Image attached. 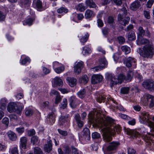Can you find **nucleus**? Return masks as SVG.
Wrapping results in <instances>:
<instances>
[{
  "mask_svg": "<svg viewBox=\"0 0 154 154\" xmlns=\"http://www.w3.org/2000/svg\"><path fill=\"white\" fill-rule=\"evenodd\" d=\"M130 88L129 87H124L121 89V92L123 94H127L128 93Z\"/></svg>",
  "mask_w": 154,
  "mask_h": 154,
  "instance_id": "obj_48",
  "label": "nucleus"
},
{
  "mask_svg": "<svg viewBox=\"0 0 154 154\" xmlns=\"http://www.w3.org/2000/svg\"><path fill=\"white\" fill-rule=\"evenodd\" d=\"M83 62L81 61L75 63L74 66V72L77 74H79L81 72V68L83 67Z\"/></svg>",
  "mask_w": 154,
  "mask_h": 154,
  "instance_id": "obj_11",
  "label": "nucleus"
},
{
  "mask_svg": "<svg viewBox=\"0 0 154 154\" xmlns=\"http://www.w3.org/2000/svg\"><path fill=\"white\" fill-rule=\"evenodd\" d=\"M28 138L26 137H22L20 139V144L21 147L23 149L26 148Z\"/></svg>",
  "mask_w": 154,
  "mask_h": 154,
  "instance_id": "obj_18",
  "label": "nucleus"
},
{
  "mask_svg": "<svg viewBox=\"0 0 154 154\" xmlns=\"http://www.w3.org/2000/svg\"><path fill=\"white\" fill-rule=\"evenodd\" d=\"M136 151L133 148L129 147L128 149V154H135Z\"/></svg>",
  "mask_w": 154,
  "mask_h": 154,
  "instance_id": "obj_50",
  "label": "nucleus"
},
{
  "mask_svg": "<svg viewBox=\"0 0 154 154\" xmlns=\"http://www.w3.org/2000/svg\"><path fill=\"white\" fill-rule=\"evenodd\" d=\"M96 100L97 102L100 103L104 102L106 96L103 93L98 92L96 93Z\"/></svg>",
  "mask_w": 154,
  "mask_h": 154,
  "instance_id": "obj_15",
  "label": "nucleus"
},
{
  "mask_svg": "<svg viewBox=\"0 0 154 154\" xmlns=\"http://www.w3.org/2000/svg\"><path fill=\"white\" fill-rule=\"evenodd\" d=\"M72 154H79L78 149L74 146H72Z\"/></svg>",
  "mask_w": 154,
  "mask_h": 154,
  "instance_id": "obj_64",
  "label": "nucleus"
},
{
  "mask_svg": "<svg viewBox=\"0 0 154 154\" xmlns=\"http://www.w3.org/2000/svg\"><path fill=\"white\" fill-rule=\"evenodd\" d=\"M64 67L63 65H61L54 69L55 71L57 73L59 74L64 70Z\"/></svg>",
  "mask_w": 154,
  "mask_h": 154,
  "instance_id": "obj_38",
  "label": "nucleus"
},
{
  "mask_svg": "<svg viewBox=\"0 0 154 154\" xmlns=\"http://www.w3.org/2000/svg\"><path fill=\"white\" fill-rule=\"evenodd\" d=\"M7 135L8 138L10 140L14 141L17 138V136L15 133L11 131H9L7 133Z\"/></svg>",
  "mask_w": 154,
  "mask_h": 154,
  "instance_id": "obj_23",
  "label": "nucleus"
},
{
  "mask_svg": "<svg viewBox=\"0 0 154 154\" xmlns=\"http://www.w3.org/2000/svg\"><path fill=\"white\" fill-rule=\"evenodd\" d=\"M50 72V69L45 67H43V72L45 75L48 74Z\"/></svg>",
  "mask_w": 154,
  "mask_h": 154,
  "instance_id": "obj_61",
  "label": "nucleus"
},
{
  "mask_svg": "<svg viewBox=\"0 0 154 154\" xmlns=\"http://www.w3.org/2000/svg\"><path fill=\"white\" fill-rule=\"evenodd\" d=\"M102 32L104 35H106L109 32V29L107 28H104L102 29Z\"/></svg>",
  "mask_w": 154,
  "mask_h": 154,
  "instance_id": "obj_58",
  "label": "nucleus"
},
{
  "mask_svg": "<svg viewBox=\"0 0 154 154\" xmlns=\"http://www.w3.org/2000/svg\"><path fill=\"white\" fill-rule=\"evenodd\" d=\"M52 141L50 140H48L47 143L45 144L44 147V151L48 153H49L52 150Z\"/></svg>",
  "mask_w": 154,
  "mask_h": 154,
  "instance_id": "obj_12",
  "label": "nucleus"
},
{
  "mask_svg": "<svg viewBox=\"0 0 154 154\" xmlns=\"http://www.w3.org/2000/svg\"><path fill=\"white\" fill-rule=\"evenodd\" d=\"M16 131L18 133L22 134L24 131V127L18 128H16Z\"/></svg>",
  "mask_w": 154,
  "mask_h": 154,
  "instance_id": "obj_56",
  "label": "nucleus"
},
{
  "mask_svg": "<svg viewBox=\"0 0 154 154\" xmlns=\"http://www.w3.org/2000/svg\"><path fill=\"white\" fill-rule=\"evenodd\" d=\"M63 151L65 154H69L70 152V149L68 146H65L63 147Z\"/></svg>",
  "mask_w": 154,
  "mask_h": 154,
  "instance_id": "obj_49",
  "label": "nucleus"
},
{
  "mask_svg": "<svg viewBox=\"0 0 154 154\" xmlns=\"http://www.w3.org/2000/svg\"><path fill=\"white\" fill-rule=\"evenodd\" d=\"M107 22L109 24L113 23L114 22V18L111 16H109L108 17Z\"/></svg>",
  "mask_w": 154,
  "mask_h": 154,
  "instance_id": "obj_62",
  "label": "nucleus"
},
{
  "mask_svg": "<svg viewBox=\"0 0 154 154\" xmlns=\"http://www.w3.org/2000/svg\"><path fill=\"white\" fill-rule=\"evenodd\" d=\"M106 79L108 83L110 84V86L111 88L114 85L119 83V80L118 79L112 74H108L107 75Z\"/></svg>",
  "mask_w": 154,
  "mask_h": 154,
  "instance_id": "obj_8",
  "label": "nucleus"
},
{
  "mask_svg": "<svg viewBox=\"0 0 154 154\" xmlns=\"http://www.w3.org/2000/svg\"><path fill=\"white\" fill-rule=\"evenodd\" d=\"M66 80L71 87H73L76 84V79L74 78L68 77L66 78Z\"/></svg>",
  "mask_w": 154,
  "mask_h": 154,
  "instance_id": "obj_24",
  "label": "nucleus"
},
{
  "mask_svg": "<svg viewBox=\"0 0 154 154\" xmlns=\"http://www.w3.org/2000/svg\"><path fill=\"white\" fill-rule=\"evenodd\" d=\"M146 97L149 102V106L151 108L154 106V97L149 94H147Z\"/></svg>",
  "mask_w": 154,
  "mask_h": 154,
  "instance_id": "obj_17",
  "label": "nucleus"
},
{
  "mask_svg": "<svg viewBox=\"0 0 154 154\" xmlns=\"http://www.w3.org/2000/svg\"><path fill=\"white\" fill-rule=\"evenodd\" d=\"M154 2V0H149L146 5L147 8H150Z\"/></svg>",
  "mask_w": 154,
  "mask_h": 154,
  "instance_id": "obj_55",
  "label": "nucleus"
},
{
  "mask_svg": "<svg viewBox=\"0 0 154 154\" xmlns=\"http://www.w3.org/2000/svg\"><path fill=\"white\" fill-rule=\"evenodd\" d=\"M67 100L66 98H64L63 100V101L61 103L60 108L63 109L65 108L67 106Z\"/></svg>",
  "mask_w": 154,
  "mask_h": 154,
  "instance_id": "obj_45",
  "label": "nucleus"
},
{
  "mask_svg": "<svg viewBox=\"0 0 154 154\" xmlns=\"http://www.w3.org/2000/svg\"><path fill=\"white\" fill-rule=\"evenodd\" d=\"M103 76L100 75H94L92 76L91 82L95 84L101 82L103 79Z\"/></svg>",
  "mask_w": 154,
  "mask_h": 154,
  "instance_id": "obj_10",
  "label": "nucleus"
},
{
  "mask_svg": "<svg viewBox=\"0 0 154 154\" xmlns=\"http://www.w3.org/2000/svg\"><path fill=\"white\" fill-rule=\"evenodd\" d=\"M76 9L81 12L84 11L85 9V7L82 3L79 4L76 7Z\"/></svg>",
  "mask_w": 154,
  "mask_h": 154,
  "instance_id": "obj_42",
  "label": "nucleus"
},
{
  "mask_svg": "<svg viewBox=\"0 0 154 154\" xmlns=\"http://www.w3.org/2000/svg\"><path fill=\"white\" fill-rule=\"evenodd\" d=\"M34 154H43V152L39 147H35L34 148Z\"/></svg>",
  "mask_w": 154,
  "mask_h": 154,
  "instance_id": "obj_46",
  "label": "nucleus"
},
{
  "mask_svg": "<svg viewBox=\"0 0 154 154\" xmlns=\"http://www.w3.org/2000/svg\"><path fill=\"white\" fill-rule=\"evenodd\" d=\"M99 63L100 66L92 68L91 69L94 72L100 71L104 68L107 64V62L105 58L100 59Z\"/></svg>",
  "mask_w": 154,
  "mask_h": 154,
  "instance_id": "obj_7",
  "label": "nucleus"
},
{
  "mask_svg": "<svg viewBox=\"0 0 154 154\" xmlns=\"http://www.w3.org/2000/svg\"><path fill=\"white\" fill-rule=\"evenodd\" d=\"M140 6V2L138 1H135L131 5L130 8L133 11H136L138 9Z\"/></svg>",
  "mask_w": 154,
  "mask_h": 154,
  "instance_id": "obj_21",
  "label": "nucleus"
},
{
  "mask_svg": "<svg viewBox=\"0 0 154 154\" xmlns=\"http://www.w3.org/2000/svg\"><path fill=\"white\" fill-rule=\"evenodd\" d=\"M138 52L143 57L152 58L154 54V48L152 45H147L139 48Z\"/></svg>",
  "mask_w": 154,
  "mask_h": 154,
  "instance_id": "obj_2",
  "label": "nucleus"
},
{
  "mask_svg": "<svg viewBox=\"0 0 154 154\" xmlns=\"http://www.w3.org/2000/svg\"><path fill=\"white\" fill-rule=\"evenodd\" d=\"M153 83L149 80L144 81L143 83V86L145 88L152 90Z\"/></svg>",
  "mask_w": 154,
  "mask_h": 154,
  "instance_id": "obj_20",
  "label": "nucleus"
},
{
  "mask_svg": "<svg viewBox=\"0 0 154 154\" xmlns=\"http://www.w3.org/2000/svg\"><path fill=\"white\" fill-rule=\"evenodd\" d=\"M69 115L61 113V115L59 119V124L60 125H62L64 124L66 121V119L69 118Z\"/></svg>",
  "mask_w": 154,
  "mask_h": 154,
  "instance_id": "obj_16",
  "label": "nucleus"
},
{
  "mask_svg": "<svg viewBox=\"0 0 154 154\" xmlns=\"http://www.w3.org/2000/svg\"><path fill=\"white\" fill-rule=\"evenodd\" d=\"M144 15L146 18L147 19H149L150 18L149 11H144Z\"/></svg>",
  "mask_w": 154,
  "mask_h": 154,
  "instance_id": "obj_63",
  "label": "nucleus"
},
{
  "mask_svg": "<svg viewBox=\"0 0 154 154\" xmlns=\"http://www.w3.org/2000/svg\"><path fill=\"white\" fill-rule=\"evenodd\" d=\"M23 107L17 105L14 102L10 103L7 107V109L9 112H14L17 114H20L21 112Z\"/></svg>",
  "mask_w": 154,
  "mask_h": 154,
  "instance_id": "obj_6",
  "label": "nucleus"
},
{
  "mask_svg": "<svg viewBox=\"0 0 154 154\" xmlns=\"http://www.w3.org/2000/svg\"><path fill=\"white\" fill-rule=\"evenodd\" d=\"M117 78L119 80V83L121 84L123 81H125V76L124 74H120Z\"/></svg>",
  "mask_w": 154,
  "mask_h": 154,
  "instance_id": "obj_43",
  "label": "nucleus"
},
{
  "mask_svg": "<svg viewBox=\"0 0 154 154\" xmlns=\"http://www.w3.org/2000/svg\"><path fill=\"white\" fill-rule=\"evenodd\" d=\"M136 60L134 58L129 57L126 59L125 61L126 66L128 68L131 67L133 63H136Z\"/></svg>",
  "mask_w": 154,
  "mask_h": 154,
  "instance_id": "obj_19",
  "label": "nucleus"
},
{
  "mask_svg": "<svg viewBox=\"0 0 154 154\" xmlns=\"http://www.w3.org/2000/svg\"><path fill=\"white\" fill-rule=\"evenodd\" d=\"M25 113L26 116L29 117L32 115L33 111L31 109H28L26 110Z\"/></svg>",
  "mask_w": 154,
  "mask_h": 154,
  "instance_id": "obj_47",
  "label": "nucleus"
},
{
  "mask_svg": "<svg viewBox=\"0 0 154 154\" xmlns=\"http://www.w3.org/2000/svg\"><path fill=\"white\" fill-rule=\"evenodd\" d=\"M96 117H91L92 123L96 125H98L101 127V131L103 134V140L109 142L112 140V134L116 131L117 133L121 131V129L119 125H116L111 118L100 115Z\"/></svg>",
  "mask_w": 154,
  "mask_h": 154,
  "instance_id": "obj_1",
  "label": "nucleus"
},
{
  "mask_svg": "<svg viewBox=\"0 0 154 154\" xmlns=\"http://www.w3.org/2000/svg\"><path fill=\"white\" fill-rule=\"evenodd\" d=\"M6 101L5 99H2L0 101V108L2 109H5L6 106V104L5 103Z\"/></svg>",
  "mask_w": 154,
  "mask_h": 154,
  "instance_id": "obj_39",
  "label": "nucleus"
},
{
  "mask_svg": "<svg viewBox=\"0 0 154 154\" xmlns=\"http://www.w3.org/2000/svg\"><path fill=\"white\" fill-rule=\"evenodd\" d=\"M145 31L142 27H140L138 29V35L139 37H143L145 34Z\"/></svg>",
  "mask_w": 154,
  "mask_h": 154,
  "instance_id": "obj_44",
  "label": "nucleus"
},
{
  "mask_svg": "<svg viewBox=\"0 0 154 154\" xmlns=\"http://www.w3.org/2000/svg\"><path fill=\"white\" fill-rule=\"evenodd\" d=\"M31 141L33 145H37L39 142L38 137L36 136L32 137L31 139Z\"/></svg>",
  "mask_w": 154,
  "mask_h": 154,
  "instance_id": "obj_34",
  "label": "nucleus"
},
{
  "mask_svg": "<svg viewBox=\"0 0 154 154\" xmlns=\"http://www.w3.org/2000/svg\"><path fill=\"white\" fill-rule=\"evenodd\" d=\"M89 35L88 33H86L85 35L82 37L80 39V42L82 44V45H84L85 43L86 42L88 39Z\"/></svg>",
  "mask_w": 154,
  "mask_h": 154,
  "instance_id": "obj_32",
  "label": "nucleus"
},
{
  "mask_svg": "<svg viewBox=\"0 0 154 154\" xmlns=\"http://www.w3.org/2000/svg\"><path fill=\"white\" fill-rule=\"evenodd\" d=\"M88 81V79L87 76L84 75L80 77L79 79V82L80 83L85 84Z\"/></svg>",
  "mask_w": 154,
  "mask_h": 154,
  "instance_id": "obj_28",
  "label": "nucleus"
},
{
  "mask_svg": "<svg viewBox=\"0 0 154 154\" xmlns=\"http://www.w3.org/2000/svg\"><path fill=\"white\" fill-rule=\"evenodd\" d=\"M133 75V72L129 71L127 74L126 77L125 76V81L126 82H130L132 80Z\"/></svg>",
  "mask_w": 154,
  "mask_h": 154,
  "instance_id": "obj_31",
  "label": "nucleus"
},
{
  "mask_svg": "<svg viewBox=\"0 0 154 154\" xmlns=\"http://www.w3.org/2000/svg\"><path fill=\"white\" fill-rule=\"evenodd\" d=\"M10 151L11 154H19L17 146H16L10 149Z\"/></svg>",
  "mask_w": 154,
  "mask_h": 154,
  "instance_id": "obj_40",
  "label": "nucleus"
},
{
  "mask_svg": "<svg viewBox=\"0 0 154 154\" xmlns=\"http://www.w3.org/2000/svg\"><path fill=\"white\" fill-rule=\"evenodd\" d=\"M149 113L144 111L141 113L139 116V120L141 123H145L148 122L149 126L154 130V122L149 121ZM152 120L154 121V116L152 117Z\"/></svg>",
  "mask_w": 154,
  "mask_h": 154,
  "instance_id": "obj_4",
  "label": "nucleus"
},
{
  "mask_svg": "<svg viewBox=\"0 0 154 154\" xmlns=\"http://www.w3.org/2000/svg\"><path fill=\"white\" fill-rule=\"evenodd\" d=\"M83 136L85 139L88 140H90V132L89 129L88 128L84 129L83 131Z\"/></svg>",
  "mask_w": 154,
  "mask_h": 154,
  "instance_id": "obj_25",
  "label": "nucleus"
},
{
  "mask_svg": "<svg viewBox=\"0 0 154 154\" xmlns=\"http://www.w3.org/2000/svg\"><path fill=\"white\" fill-rule=\"evenodd\" d=\"M128 38L129 40L132 41L134 40L136 38L135 35L134 31H130L128 35Z\"/></svg>",
  "mask_w": 154,
  "mask_h": 154,
  "instance_id": "obj_35",
  "label": "nucleus"
},
{
  "mask_svg": "<svg viewBox=\"0 0 154 154\" xmlns=\"http://www.w3.org/2000/svg\"><path fill=\"white\" fill-rule=\"evenodd\" d=\"M140 43L142 44H147L149 43V41L146 38H142L140 41Z\"/></svg>",
  "mask_w": 154,
  "mask_h": 154,
  "instance_id": "obj_54",
  "label": "nucleus"
},
{
  "mask_svg": "<svg viewBox=\"0 0 154 154\" xmlns=\"http://www.w3.org/2000/svg\"><path fill=\"white\" fill-rule=\"evenodd\" d=\"M85 93L86 91L85 89H83L79 91L77 93V94L79 98H82L85 97Z\"/></svg>",
  "mask_w": 154,
  "mask_h": 154,
  "instance_id": "obj_37",
  "label": "nucleus"
},
{
  "mask_svg": "<svg viewBox=\"0 0 154 154\" xmlns=\"http://www.w3.org/2000/svg\"><path fill=\"white\" fill-rule=\"evenodd\" d=\"M58 132L62 135L66 136L67 134V133L66 131H63L60 129H58Z\"/></svg>",
  "mask_w": 154,
  "mask_h": 154,
  "instance_id": "obj_59",
  "label": "nucleus"
},
{
  "mask_svg": "<svg viewBox=\"0 0 154 154\" xmlns=\"http://www.w3.org/2000/svg\"><path fill=\"white\" fill-rule=\"evenodd\" d=\"M30 60L29 58L28 57H26L22 61L21 63L22 64L24 65L27 62H29V63L30 62Z\"/></svg>",
  "mask_w": 154,
  "mask_h": 154,
  "instance_id": "obj_53",
  "label": "nucleus"
},
{
  "mask_svg": "<svg viewBox=\"0 0 154 154\" xmlns=\"http://www.w3.org/2000/svg\"><path fill=\"white\" fill-rule=\"evenodd\" d=\"M2 122L3 124H5L8 125L9 123V120L8 119L7 117H5L2 120Z\"/></svg>",
  "mask_w": 154,
  "mask_h": 154,
  "instance_id": "obj_60",
  "label": "nucleus"
},
{
  "mask_svg": "<svg viewBox=\"0 0 154 154\" xmlns=\"http://www.w3.org/2000/svg\"><path fill=\"white\" fill-rule=\"evenodd\" d=\"M120 143L119 142L113 141L110 143L105 150H103L104 154H110L116 152Z\"/></svg>",
  "mask_w": 154,
  "mask_h": 154,
  "instance_id": "obj_5",
  "label": "nucleus"
},
{
  "mask_svg": "<svg viewBox=\"0 0 154 154\" xmlns=\"http://www.w3.org/2000/svg\"><path fill=\"white\" fill-rule=\"evenodd\" d=\"M93 12L90 10H87L85 13V17L86 19H88L94 16Z\"/></svg>",
  "mask_w": 154,
  "mask_h": 154,
  "instance_id": "obj_30",
  "label": "nucleus"
},
{
  "mask_svg": "<svg viewBox=\"0 0 154 154\" xmlns=\"http://www.w3.org/2000/svg\"><path fill=\"white\" fill-rule=\"evenodd\" d=\"M127 14L126 8L125 7H123L120 11V13L118 16V19L120 24L124 26L127 24L130 20L129 17H125Z\"/></svg>",
  "mask_w": 154,
  "mask_h": 154,
  "instance_id": "obj_3",
  "label": "nucleus"
},
{
  "mask_svg": "<svg viewBox=\"0 0 154 154\" xmlns=\"http://www.w3.org/2000/svg\"><path fill=\"white\" fill-rule=\"evenodd\" d=\"M69 101L70 107L73 109L75 108L79 104L78 100L73 96L69 97Z\"/></svg>",
  "mask_w": 154,
  "mask_h": 154,
  "instance_id": "obj_9",
  "label": "nucleus"
},
{
  "mask_svg": "<svg viewBox=\"0 0 154 154\" xmlns=\"http://www.w3.org/2000/svg\"><path fill=\"white\" fill-rule=\"evenodd\" d=\"M55 115L54 113L52 112L48 115L47 119L48 121H49L51 124H52L55 122Z\"/></svg>",
  "mask_w": 154,
  "mask_h": 154,
  "instance_id": "obj_22",
  "label": "nucleus"
},
{
  "mask_svg": "<svg viewBox=\"0 0 154 154\" xmlns=\"http://www.w3.org/2000/svg\"><path fill=\"white\" fill-rule=\"evenodd\" d=\"M62 80L59 77H56L52 80V84L54 86H60L63 85Z\"/></svg>",
  "mask_w": 154,
  "mask_h": 154,
  "instance_id": "obj_14",
  "label": "nucleus"
},
{
  "mask_svg": "<svg viewBox=\"0 0 154 154\" xmlns=\"http://www.w3.org/2000/svg\"><path fill=\"white\" fill-rule=\"evenodd\" d=\"M35 17L32 18L29 17L23 22V24L24 25H28L31 26L32 24V23L35 20Z\"/></svg>",
  "mask_w": 154,
  "mask_h": 154,
  "instance_id": "obj_27",
  "label": "nucleus"
},
{
  "mask_svg": "<svg viewBox=\"0 0 154 154\" xmlns=\"http://www.w3.org/2000/svg\"><path fill=\"white\" fill-rule=\"evenodd\" d=\"M35 4L38 10L40 11H42V2L40 0H38L36 2Z\"/></svg>",
  "mask_w": 154,
  "mask_h": 154,
  "instance_id": "obj_41",
  "label": "nucleus"
},
{
  "mask_svg": "<svg viewBox=\"0 0 154 154\" xmlns=\"http://www.w3.org/2000/svg\"><path fill=\"white\" fill-rule=\"evenodd\" d=\"M122 51L125 52V54H127L130 53L131 52V49L130 48L127 46H123L121 48Z\"/></svg>",
  "mask_w": 154,
  "mask_h": 154,
  "instance_id": "obj_36",
  "label": "nucleus"
},
{
  "mask_svg": "<svg viewBox=\"0 0 154 154\" xmlns=\"http://www.w3.org/2000/svg\"><path fill=\"white\" fill-rule=\"evenodd\" d=\"M68 12V10L66 8L61 7L57 10V12L60 14H66Z\"/></svg>",
  "mask_w": 154,
  "mask_h": 154,
  "instance_id": "obj_29",
  "label": "nucleus"
},
{
  "mask_svg": "<svg viewBox=\"0 0 154 154\" xmlns=\"http://www.w3.org/2000/svg\"><path fill=\"white\" fill-rule=\"evenodd\" d=\"M125 132L127 134L131 136L133 138L137 137L140 135V133L138 132L129 128H127L125 130Z\"/></svg>",
  "mask_w": 154,
  "mask_h": 154,
  "instance_id": "obj_13",
  "label": "nucleus"
},
{
  "mask_svg": "<svg viewBox=\"0 0 154 154\" xmlns=\"http://www.w3.org/2000/svg\"><path fill=\"white\" fill-rule=\"evenodd\" d=\"M86 5L90 8H95L97 9L98 7L93 0H87L85 2Z\"/></svg>",
  "mask_w": 154,
  "mask_h": 154,
  "instance_id": "obj_26",
  "label": "nucleus"
},
{
  "mask_svg": "<svg viewBox=\"0 0 154 154\" xmlns=\"http://www.w3.org/2000/svg\"><path fill=\"white\" fill-rule=\"evenodd\" d=\"M117 38L119 43L120 44H123L125 42V39L122 36H119Z\"/></svg>",
  "mask_w": 154,
  "mask_h": 154,
  "instance_id": "obj_52",
  "label": "nucleus"
},
{
  "mask_svg": "<svg viewBox=\"0 0 154 154\" xmlns=\"http://www.w3.org/2000/svg\"><path fill=\"white\" fill-rule=\"evenodd\" d=\"M62 65L61 63H59L57 61H55L53 63V68L54 69L58 67L61 66Z\"/></svg>",
  "mask_w": 154,
  "mask_h": 154,
  "instance_id": "obj_57",
  "label": "nucleus"
},
{
  "mask_svg": "<svg viewBox=\"0 0 154 154\" xmlns=\"http://www.w3.org/2000/svg\"><path fill=\"white\" fill-rule=\"evenodd\" d=\"M92 137L93 139H98L100 137V135L99 133L95 132L92 134Z\"/></svg>",
  "mask_w": 154,
  "mask_h": 154,
  "instance_id": "obj_51",
  "label": "nucleus"
},
{
  "mask_svg": "<svg viewBox=\"0 0 154 154\" xmlns=\"http://www.w3.org/2000/svg\"><path fill=\"white\" fill-rule=\"evenodd\" d=\"M91 49L88 47L85 46L82 48V53L84 55L88 54L91 53Z\"/></svg>",
  "mask_w": 154,
  "mask_h": 154,
  "instance_id": "obj_33",
  "label": "nucleus"
}]
</instances>
